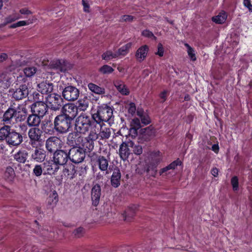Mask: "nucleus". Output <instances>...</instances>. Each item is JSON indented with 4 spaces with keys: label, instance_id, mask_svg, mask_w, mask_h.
<instances>
[{
    "label": "nucleus",
    "instance_id": "1",
    "mask_svg": "<svg viewBox=\"0 0 252 252\" xmlns=\"http://www.w3.org/2000/svg\"><path fill=\"white\" fill-rule=\"evenodd\" d=\"M0 140H5L11 146H17L23 141V137L19 133L11 130L10 127L5 126L0 129Z\"/></svg>",
    "mask_w": 252,
    "mask_h": 252
},
{
    "label": "nucleus",
    "instance_id": "2",
    "mask_svg": "<svg viewBox=\"0 0 252 252\" xmlns=\"http://www.w3.org/2000/svg\"><path fill=\"white\" fill-rule=\"evenodd\" d=\"M27 80L26 77L24 76L20 75L17 77V80L15 83L16 85H19L18 88H11L9 92L12 97L16 100H20L25 98L29 94V90L27 86L23 83H25Z\"/></svg>",
    "mask_w": 252,
    "mask_h": 252
},
{
    "label": "nucleus",
    "instance_id": "3",
    "mask_svg": "<svg viewBox=\"0 0 252 252\" xmlns=\"http://www.w3.org/2000/svg\"><path fill=\"white\" fill-rule=\"evenodd\" d=\"M91 118L87 114L82 113L76 119L75 129L81 134H86L92 126Z\"/></svg>",
    "mask_w": 252,
    "mask_h": 252
},
{
    "label": "nucleus",
    "instance_id": "4",
    "mask_svg": "<svg viewBox=\"0 0 252 252\" xmlns=\"http://www.w3.org/2000/svg\"><path fill=\"white\" fill-rule=\"evenodd\" d=\"M72 120L63 114L56 116L54 124L55 130L60 133H65L71 126Z\"/></svg>",
    "mask_w": 252,
    "mask_h": 252
},
{
    "label": "nucleus",
    "instance_id": "5",
    "mask_svg": "<svg viewBox=\"0 0 252 252\" xmlns=\"http://www.w3.org/2000/svg\"><path fill=\"white\" fill-rule=\"evenodd\" d=\"M113 116V110L106 105H102L98 107L96 113L92 115L94 121L99 124L102 122H108Z\"/></svg>",
    "mask_w": 252,
    "mask_h": 252
},
{
    "label": "nucleus",
    "instance_id": "6",
    "mask_svg": "<svg viewBox=\"0 0 252 252\" xmlns=\"http://www.w3.org/2000/svg\"><path fill=\"white\" fill-rule=\"evenodd\" d=\"M98 138V135L94 132H91L86 137L81 136L79 147L85 152H90L94 148V142Z\"/></svg>",
    "mask_w": 252,
    "mask_h": 252
},
{
    "label": "nucleus",
    "instance_id": "7",
    "mask_svg": "<svg viewBox=\"0 0 252 252\" xmlns=\"http://www.w3.org/2000/svg\"><path fill=\"white\" fill-rule=\"evenodd\" d=\"M46 100L49 108L53 111H58L63 107V100L61 95L57 93L48 94Z\"/></svg>",
    "mask_w": 252,
    "mask_h": 252
},
{
    "label": "nucleus",
    "instance_id": "8",
    "mask_svg": "<svg viewBox=\"0 0 252 252\" xmlns=\"http://www.w3.org/2000/svg\"><path fill=\"white\" fill-rule=\"evenodd\" d=\"M68 154V158L75 163L82 162L86 157V152L79 146L72 147Z\"/></svg>",
    "mask_w": 252,
    "mask_h": 252
},
{
    "label": "nucleus",
    "instance_id": "9",
    "mask_svg": "<svg viewBox=\"0 0 252 252\" xmlns=\"http://www.w3.org/2000/svg\"><path fill=\"white\" fill-rule=\"evenodd\" d=\"M63 145L61 139L56 136H51L46 141V149L50 153L60 150Z\"/></svg>",
    "mask_w": 252,
    "mask_h": 252
},
{
    "label": "nucleus",
    "instance_id": "10",
    "mask_svg": "<svg viewBox=\"0 0 252 252\" xmlns=\"http://www.w3.org/2000/svg\"><path fill=\"white\" fill-rule=\"evenodd\" d=\"M79 91L75 87L68 86L65 87L62 92L63 98L67 101H74L79 96Z\"/></svg>",
    "mask_w": 252,
    "mask_h": 252
},
{
    "label": "nucleus",
    "instance_id": "11",
    "mask_svg": "<svg viewBox=\"0 0 252 252\" xmlns=\"http://www.w3.org/2000/svg\"><path fill=\"white\" fill-rule=\"evenodd\" d=\"M133 146V142L130 139L123 141L120 145L119 155L120 158L125 161L127 160L131 153L129 147Z\"/></svg>",
    "mask_w": 252,
    "mask_h": 252
},
{
    "label": "nucleus",
    "instance_id": "12",
    "mask_svg": "<svg viewBox=\"0 0 252 252\" xmlns=\"http://www.w3.org/2000/svg\"><path fill=\"white\" fill-rule=\"evenodd\" d=\"M42 131L38 128L34 127L30 129L28 136L30 140V144L32 147L36 146L42 142L41 139Z\"/></svg>",
    "mask_w": 252,
    "mask_h": 252
},
{
    "label": "nucleus",
    "instance_id": "13",
    "mask_svg": "<svg viewBox=\"0 0 252 252\" xmlns=\"http://www.w3.org/2000/svg\"><path fill=\"white\" fill-rule=\"evenodd\" d=\"M48 105L42 101H37L31 106L32 111L41 117H43L47 113Z\"/></svg>",
    "mask_w": 252,
    "mask_h": 252
},
{
    "label": "nucleus",
    "instance_id": "14",
    "mask_svg": "<svg viewBox=\"0 0 252 252\" xmlns=\"http://www.w3.org/2000/svg\"><path fill=\"white\" fill-rule=\"evenodd\" d=\"M68 159V152L63 150L55 152L53 157V160L59 166L65 164Z\"/></svg>",
    "mask_w": 252,
    "mask_h": 252
},
{
    "label": "nucleus",
    "instance_id": "15",
    "mask_svg": "<svg viewBox=\"0 0 252 252\" xmlns=\"http://www.w3.org/2000/svg\"><path fill=\"white\" fill-rule=\"evenodd\" d=\"M156 135V129L152 126L142 128L140 130L139 139L142 141L150 140Z\"/></svg>",
    "mask_w": 252,
    "mask_h": 252
},
{
    "label": "nucleus",
    "instance_id": "16",
    "mask_svg": "<svg viewBox=\"0 0 252 252\" xmlns=\"http://www.w3.org/2000/svg\"><path fill=\"white\" fill-rule=\"evenodd\" d=\"M63 115L73 120L78 113V107L73 103H68L63 107Z\"/></svg>",
    "mask_w": 252,
    "mask_h": 252
},
{
    "label": "nucleus",
    "instance_id": "17",
    "mask_svg": "<svg viewBox=\"0 0 252 252\" xmlns=\"http://www.w3.org/2000/svg\"><path fill=\"white\" fill-rule=\"evenodd\" d=\"M44 174H55L59 169L60 166L53 160H47L43 163Z\"/></svg>",
    "mask_w": 252,
    "mask_h": 252
},
{
    "label": "nucleus",
    "instance_id": "18",
    "mask_svg": "<svg viewBox=\"0 0 252 252\" xmlns=\"http://www.w3.org/2000/svg\"><path fill=\"white\" fill-rule=\"evenodd\" d=\"M149 50V46L147 45H144L138 48L135 52L136 60L138 62L143 61L146 58Z\"/></svg>",
    "mask_w": 252,
    "mask_h": 252
},
{
    "label": "nucleus",
    "instance_id": "19",
    "mask_svg": "<svg viewBox=\"0 0 252 252\" xmlns=\"http://www.w3.org/2000/svg\"><path fill=\"white\" fill-rule=\"evenodd\" d=\"M100 195V186L98 184H95L93 187L91 191V197L94 206H96L99 204Z\"/></svg>",
    "mask_w": 252,
    "mask_h": 252
},
{
    "label": "nucleus",
    "instance_id": "20",
    "mask_svg": "<svg viewBox=\"0 0 252 252\" xmlns=\"http://www.w3.org/2000/svg\"><path fill=\"white\" fill-rule=\"evenodd\" d=\"M78 132H72L69 133L67 137V144L72 147L79 146L81 136L78 134Z\"/></svg>",
    "mask_w": 252,
    "mask_h": 252
},
{
    "label": "nucleus",
    "instance_id": "21",
    "mask_svg": "<svg viewBox=\"0 0 252 252\" xmlns=\"http://www.w3.org/2000/svg\"><path fill=\"white\" fill-rule=\"evenodd\" d=\"M51 68L54 69L57 73L64 72L66 70L65 63L57 60L52 61L49 65Z\"/></svg>",
    "mask_w": 252,
    "mask_h": 252
},
{
    "label": "nucleus",
    "instance_id": "22",
    "mask_svg": "<svg viewBox=\"0 0 252 252\" xmlns=\"http://www.w3.org/2000/svg\"><path fill=\"white\" fill-rule=\"evenodd\" d=\"M32 158L37 162L43 161L46 157V152L42 149H36L32 154Z\"/></svg>",
    "mask_w": 252,
    "mask_h": 252
},
{
    "label": "nucleus",
    "instance_id": "23",
    "mask_svg": "<svg viewBox=\"0 0 252 252\" xmlns=\"http://www.w3.org/2000/svg\"><path fill=\"white\" fill-rule=\"evenodd\" d=\"M38 91L42 94L51 93L53 90V85L52 83L42 82L38 84Z\"/></svg>",
    "mask_w": 252,
    "mask_h": 252
},
{
    "label": "nucleus",
    "instance_id": "24",
    "mask_svg": "<svg viewBox=\"0 0 252 252\" xmlns=\"http://www.w3.org/2000/svg\"><path fill=\"white\" fill-rule=\"evenodd\" d=\"M41 117L34 113L30 115L27 118V122L29 126H37L39 125Z\"/></svg>",
    "mask_w": 252,
    "mask_h": 252
},
{
    "label": "nucleus",
    "instance_id": "25",
    "mask_svg": "<svg viewBox=\"0 0 252 252\" xmlns=\"http://www.w3.org/2000/svg\"><path fill=\"white\" fill-rule=\"evenodd\" d=\"M121 174L119 169H115L111 176V185L114 188L118 187L120 185Z\"/></svg>",
    "mask_w": 252,
    "mask_h": 252
},
{
    "label": "nucleus",
    "instance_id": "26",
    "mask_svg": "<svg viewBox=\"0 0 252 252\" xmlns=\"http://www.w3.org/2000/svg\"><path fill=\"white\" fill-rule=\"evenodd\" d=\"M99 169L102 171H107L108 167V161L103 156H99L96 160Z\"/></svg>",
    "mask_w": 252,
    "mask_h": 252
},
{
    "label": "nucleus",
    "instance_id": "27",
    "mask_svg": "<svg viewBox=\"0 0 252 252\" xmlns=\"http://www.w3.org/2000/svg\"><path fill=\"white\" fill-rule=\"evenodd\" d=\"M16 114V111L15 109L9 108L3 114L2 121L6 124H9L10 120Z\"/></svg>",
    "mask_w": 252,
    "mask_h": 252
},
{
    "label": "nucleus",
    "instance_id": "28",
    "mask_svg": "<svg viewBox=\"0 0 252 252\" xmlns=\"http://www.w3.org/2000/svg\"><path fill=\"white\" fill-rule=\"evenodd\" d=\"M28 154L26 150H20L14 155V158L19 162L25 163L28 158Z\"/></svg>",
    "mask_w": 252,
    "mask_h": 252
},
{
    "label": "nucleus",
    "instance_id": "29",
    "mask_svg": "<svg viewBox=\"0 0 252 252\" xmlns=\"http://www.w3.org/2000/svg\"><path fill=\"white\" fill-rule=\"evenodd\" d=\"M114 83V86L121 94L124 95L129 94V91L124 82L121 81L117 80Z\"/></svg>",
    "mask_w": 252,
    "mask_h": 252
},
{
    "label": "nucleus",
    "instance_id": "30",
    "mask_svg": "<svg viewBox=\"0 0 252 252\" xmlns=\"http://www.w3.org/2000/svg\"><path fill=\"white\" fill-rule=\"evenodd\" d=\"M76 170L75 166L73 165L70 164L64 166L63 172L65 176L69 177L70 178L72 179L76 173Z\"/></svg>",
    "mask_w": 252,
    "mask_h": 252
},
{
    "label": "nucleus",
    "instance_id": "31",
    "mask_svg": "<svg viewBox=\"0 0 252 252\" xmlns=\"http://www.w3.org/2000/svg\"><path fill=\"white\" fill-rule=\"evenodd\" d=\"M131 46V43L129 42L119 48L116 51L118 58H119L120 56H125L128 53Z\"/></svg>",
    "mask_w": 252,
    "mask_h": 252
},
{
    "label": "nucleus",
    "instance_id": "32",
    "mask_svg": "<svg viewBox=\"0 0 252 252\" xmlns=\"http://www.w3.org/2000/svg\"><path fill=\"white\" fill-rule=\"evenodd\" d=\"M3 177L6 180L12 181L15 177V173L13 168L11 166H7L4 172Z\"/></svg>",
    "mask_w": 252,
    "mask_h": 252
},
{
    "label": "nucleus",
    "instance_id": "33",
    "mask_svg": "<svg viewBox=\"0 0 252 252\" xmlns=\"http://www.w3.org/2000/svg\"><path fill=\"white\" fill-rule=\"evenodd\" d=\"M102 59L106 61H109L114 59L118 58L116 51L113 52L111 50H107L101 55Z\"/></svg>",
    "mask_w": 252,
    "mask_h": 252
},
{
    "label": "nucleus",
    "instance_id": "34",
    "mask_svg": "<svg viewBox=\"0 0 252 252\" xmlns=\"http://www.w3.org/2000/svg\"><path fill=\"white\" fill-rule=\"evenodd\" d=\"M88 87L91 92L96 94H103L105 93L104 88L98 86L94 83H89Z\"/></svg>",
    "mask_w": 252,
    "mask_h": 252
},
{
    "label": "nucleus",
    "instance_id": "35",
    "mask_svg": "<svg viewBox=\"0 0 252 252\" xmlns=\"http://www.w3.org/2000/svg\"><path fill=\"white\" fill-rule=\"evenodd\" d=\"M227 18V14L224 11H221L217 16L212 18V21L219 24H221L225 21Z\"/></svg>",
    "mask_w": 252,
    "mask_h": 252
},
{
    "label": "nucleus",
    "instance_id": "36",
    "mask_svg": "<svg viewBox=\"0 0 252 252\" xmlns=\"http://www.w3.org/2000/svg\"><path fill=\"white\" fill-rule=\"evenodd\" d=\"M135 209L136 207L135 206L127 209L125 213L123 214L124 220L129 221L135 214Z\"/></svg>",
    "mask_w": 252,
    "mask_h": 252
},
{
    "label": "nucleus",
    "instance_id": "37",
    "mask_svg": "<svg viewBox=\"0 0 252 252\" xmlns=\"http://www.w3.org/2000/svg\"><path fill=\"white\" fill-rule=\"evenodd\" d=\"M35 20L36 19L34 17H33L32 19H29L27 21H20L11 25L10 26V28L14 29L19 27H22L29 25L30 24L33 23Z\"/></svg>",
    "mask_w": 252,
    "mask_h": 252
},
{
    "label": "nucleus",
    "instance_id": "38",
    "mask_svg": "<svg viewBox=\"0 0 252 252\" xmlns=\"http://www.w3.org/2000/svg\"><path fill=\"white\" fill-rule=\"evenodd\" d=\"M111 134V132L109 128L101 127L100 131L99 133V136L101 139H108Z\"/></svg>",
    "mask_w": 252,
    "mask_h": 252
},
{
    "label": "nucleus",
    "instance_id": "39",
    "mask_svg": "<svg viewBox=\"0 0 252 252\" xmlns=\"http://www.w3.org/2000/svg\"><path fill=\"white\" fill-rule=\"evenodd\" d=\"M58 201V195L57 192L54 190L53 191L52 194H51L48 199V203L50 205L54 206L56 205Z\"/></svg>",
    "mask_w": 252,
    "mask_h": 252
},
{
    "label": "nucleus",
    "instance_id": "40",
    "mask_svg": "<svg viewBox=\"0 0 252 252\" xmlns=\"http://www.w3.org/2000/svg\"><path fill=\"white\" fill-rule=\"evenodd\" d=\"M37 71V68L34 66L27 67L24 68V73L25 77H31L33 76Z\"/></svg>",
    "mask_w": 252,
    "mask_h": 252
},
{
    "label": "nucleus",
    "instance_id": "41",
    "mask_svg": "<svg viewBox=\"0 0 252 252\" xmlns=\"http://www.w3.org/2000/svg\"><path fill=\"white\" fill-rule=\"evenodd\" d=\"M21 17L20 15L16 13H13L7 16L4 19V24H7L13 22L17 20L20 19Z\"/></svg>",
    "mask_w": 252,
    "mask_h": 252
},
{
    "label": "nucleus",
    "instance_id": "42",
    "mask_svg": "<svg viewBox=\"0 0 252 252\" xmlns=\"http://www.w3.org/2000/svg\"><path fill=\"white\" fill-rule=\"evenodd\" d=\"M99 71L103 74H107L112 73L114 69L111 66L105 64L99 68Z\"/></svg>",
    "mask_w": 252,
    "mask_h": 252
},
{
    "label": "nucleus",
    "instance_id": "43",
    "mask_svg": "<svg viewBox=\"0 0 252 252\" xmlns=\"http://www.w3.org/2000/svg\"><path fill=\"white\" fill-rule=\"evenodd\" d=\"M185 46L187 48V53L190 60L192 61H196V57L194 49L188 43H185Z\"/></svg>",
    "mask_w": 252,
    "mask_h": 252
},
{
    "label": "nucleus",
    "instance_id": "44",
    "mask_svg": "<svg viewBox=\"0 0 252 252\" xmlns=\"http://www.w3.org/2000/svg\"><path fill=\"white\" fill-rule=\"evenodd\" d=\"M78 110L85 111L88 107V101L86 100L80 99L78 101Z\"/></svg>",
    "mask_w": 252,
    "mask_h": 252
},
{
    "label": "nucleus",
    "instance_id": "45",
    "mask_svg": "<svg viewBox=\"0 0 252 252\" xmlns=\"http://www.w3.org/2000/svg\"><path fill=\"white\" fill-rule=\"evenodd\" d=\"M43 170V166L41 165L36 164L33 169V173L36 177L40 176Z\"/></svg>",
    "mask_w": 252,
    "mask_h": 252
},
{
    "label": "nucleus",
    "instance_id": "46",
    "mask_svg": "<svg viewBox=\"0 0 252 252\" xmlns=\"http://www.w3.org/2000/svg\"><path fill=\"white\" fill-rule=\"evenodd\" d=\"M131 148L133 149L132 151L135 155L139 156L142 154L143 149L141 145L135 144L133 142V146H131Z\"/></svg>",
    "mask_w": 252,
    "mask_h": 252
},
{
    "label": "nucleus",
    "instance_id": "47",
    "mask_svg": "<svg viewBox=\"0 0 252 252\" xmlns=\"http://www.w3.org/2000/svg\"><path fill=\"white\" fill-rule=\"evenodd\" d=\"M142 34L146 37L151 38L153 40H156L157 39V37L154 35L153 32L148 30H144L142 32Z\"/></svg>",
    "mask_w": 252,
    "mask_h": 252
},
{
    "label": "nucleus",
    "instance_id": "48",
    "mask_svg": "<svg viewBox=\"0 0 252 252\" xmlns=\"http://www.w3.org/2000/svg\"><path fill=\"white\" fill-rule=\"evenodd\" d=\"M135 17H133V16L129 15H125L121 16L120 21L121 22H131L133 21Z\"/></svg>",
    "mask_w": 252,
    "mask_h": 252
},
{
    "label": "nucleus",
    "instance_id": "49",
    "mask_svg": "<svg viewBox=\"0 0 252 252\" xmlns=\"http://www.w3.org/2000/svg\"><path fill=\"white\" fill-rule=\"evenodd\" d=\"M84 233V230L83 228L80 227L76 229H75L73 231V234L74 236L76 237H81L83 236Z\"/></svg>",
    "mask_w": 252,
    "mask_h": 252
},
{
    "label": "nucleus",
    "instance_id": "50",
    "mask_svg": "<svg viewBox=\"0 0 252 252\" xmlns=\"http://www.w3.org/2000/svg\"><path fill=\"white\" fill-rule=\"evenodd\" d=\"M130 126L135 127L136 128H140L141 127L140 120L138 118L133 119L130 123Z\"/></svg>",
    "mask_w": 252,
    "mask_h": 252
},
{
    "label": "nucleus",
    "instance_id": "51",
    "mask_svg": "<svg viewBox=\"0 0 252 252\" xmlns=\"http://www.w3.org/2000/svg\"><path fill=\"white\" fill-rule=\"evenodd\" d=\"M83 10L85 12H90V0H82Z\"/></svg>",
    "mask_w": 252,
    "mask_h": 252
},
{
    "label": "nucleus",
    "instance_id": "52",
    "mask_svg": "<svg viewBox=\"0 0 252 252\" xmlns=\"http://www.w3.org/2000/svg\"><path fill=\"white\" fill-rule=\"evenodd\" d=\"M231 185L233 189L234 190H237L238 189V179L236 176L233 177L231 180Z\"/></svg>",
    "mask_w": 252,
    "mask_h": 252
},
{
    "label": "nucleus",
    "instance_id": "53",
    "mask_svg": "<svg viewBox=\"0 0 252 252\" xmlns=\"http://www.w3.org/2000/svg\"><path fill=\"white\" fill-rule=\"evenodd\" d=\"M142 123L146 125L151 123V120L149 116L147 114H145L141 118Z\"/></svg>",
    "mask_w": 252,
    "mask_h": 252
},
{
    "label": "nucleus",
    "instance_id": "54",
    "mask_svg": "<svg viewBox=\"0 0 252 252\" xmlns=\"http://www.w3.org/2000/svg\"><path fill=\"white\" fill-rule=\"evenodd\" d=\"M164 54V49L161 43H159L158 45V51L156 52V54L159 57H162Z\"/></svg>",
    "mask_w": 252,
    "mask_h": 252
},
{
    "label": "nucleus",
    "instance_id": "55",
    "mask_svg": "<svg viewBox=\"0 0 252 252\" xmlns=\"http://www.w3.org/2000/svg\"><path fill=\"white\" fill-rule=\"evenodd\" d=\"M138 128L130 126L129 130V136H131L132 138L135 137L137 135V130Z\"/></svg>",
    "mask_w": 252,
    "mask_h": 252
},
{
    "label": "nucleus",
    "instance_id": "56",
    "mask_svg": "<svg viewBox=\"0 0 252 252\" xmlns=\"http://www.w3.org/2000/svg\"><path fill=\"white\" fill-rule=\"evenodd\" d=\"M181 164V161L179 160H176L173 161L169 165H168V167L170 170V169H174L178 165H179Z\"/></svg>",
    "mask_w": 252,
    "mask_h": 252
},
{
    "label": "nucleus",
    "instance_id": "57",
    "mask_svg": "<svg viewBox=\"0 0 252 252\" xmlns=\"http://www.w3.org/2000/svg\"><path fill=\"white\" fill-rule=\"evenodd\" d=\"M156 165H150L148 167L146 171L148 173H149L151 171H152V173H151L152 175L153 176H155L156 173H157V170H156Z\"/></svg>",
    "mask_w": 252,
    "mask_h": 252
},
{
    "label": "nucleus",
    "instance_id": "58",
    "mask_svg": "<svg viewBox=\"0 0 252 252\" xmlns=\"http://www.w3.org/2000/svg\"><path fill=\"white\" fill-rule=\"evenodd\" d=\"M19 12L21 14L27 15L32 14V12L26 8H21L19 10Z\"/></svg>",
    "mask_w": 252,
    "mask_h": 252
},
{
    "label": "nucleus",
    "instance_id": "59",
    "mask_svg": "<svg viewBox=\"0 0 252 252\" xmlns=\"http://www.w3.org/2000/svg\"><path fill=\"white\" fill-rule=\"evenodd\" d=\"M167 92L166 91H163L159 94V97L161 99V102H163L166 100L167 97Z\"/></svg>",
    "mask_w": 252,
    "mask_h": 252
},
{
    "label": "nucleus",
    "instance_id": "60",
    "mask_svg": "<svg viewBox=\"0 0 252 252\" xmlns=\"http://www.w3.org/2000/svg\"><path fill=\"white\" fill-rule=\"evenodd\" d=\"M244 4L247 7L250 11L252 12V5L251 3L250 0H244Z\"/></svg>",
    "mask_w": 252,
    "mask_h": 252
},
{
    "label": "nucleus",
    "instance_id": "61",
    "mask_svg": "<svg viewBox=\"0 0 252 252\" xmlns=\"http://www.w3.org/2000/svg\"><path fill=\"white\" fill-rule=\"evenodd\" d=\"M136 110V107L135 106V105L133 103H131L129 104V108L128 109V111L129 113L133 114L135 113Z\"/></svg>",
    "mask_w": 252,
    "mask_h": 252
},
{
    "label": "nucleus",
    "instance_id": "62",
    "mask_svg": "<svg viewBox=\"0 0 252 252\" xmlns=\"http://www.w3.org/2000/svg\"><path fill=\"white\" fill-rule=\"evenodd\" d=\"M7 58V55L5 53L0 54V63L3 62L6 60Z\"/></svg>",
    "mask_w": 252,
    "mask_h": 252
},
{
    "label": "nucleus",
    "instance_id": "63",
    "mask_svg": "<svg viewBox=\"0 0 252 252\" xmlns=\"http://www.w3.org/2000/svg\"><path fill=\"white\" fill-rule=\"evenodd\" d=\"M169 169V168H168V166H166L164 168H162L160 172H159V174L160 175L163 174L164 173H165L166 175H167V174L166 173L167 171H168Z\"/></svg>",
    "mask_w": 252,
    "mask_h": 252
},
{
    "label": "nucleus",
    "instance_id": "64",
    "mask_svg": "<svg viewBox=\"0 0 252 252\" xmlns=\"http://www.w3.org/2000/svg\"><path fill=\"white\" fill-rule=\"evenodd\" d=\"M219 170L217 168H213L211 170V174L212 175H213L214 177H217L218 175Z\"/></svg>",
    "mask_w": 252,
    "mask_h": 252
}]
</instances>
